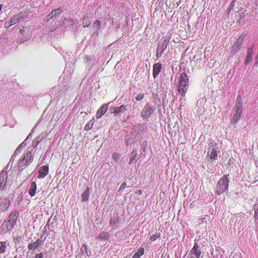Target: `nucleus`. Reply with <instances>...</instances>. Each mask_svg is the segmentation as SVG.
<instances>
[{
	"instance_id": "obj_1",
	"label": "nucleus",
	"mask_w": 258,
	"mask_h": 258,
	"mask_svg": "<svg viewBox=\"0 0 258 258\" xmlns=\"http://www.w3.org/2000/svg\"><path fill=\"white\" fill-rule=\"evenodd\" d=\"M189 87V78L188 75L182 72L178 77V91L182 97H185Z\"/></svg>"
},
{
	"instance_id": "obj_2",
	"label": "nucleus",
	"mask_w": 258,
	"mask_h": 258,
	"mask_svg": "<svg viewBox=\"0 0 258 258\" xmlns=\"http://www.w3.org/2000/svg\"><path fill=\"white\" fill-rule=\"evenodd\" d=\"M229 175H223L217 182L216 191L217 194H223L224 191H227L229 188L230 180L228 178Z\"/></svg>"
},
{
	"instance_id": "obj_3",
	"label": "nucleus",
	"mask_w": 258,
	"mask_h": 258,
	"mask_svg": "<svg viewBox=\"0 0 258 258\" xmlns=\"http://www.w3.org/2000/svg\"><path fill=\"white\" fill-rule=\"evenodd\" d=\"M156 109L155 105H152L150 103H147L143 107L140 114L143 119H149Z\"/></svg>"
},
{
	"instance_id": "obj_4",
	"label": "nucleus",
	"mask_w": 258,
	"mask_h": 258,
	"mask_svg": "<svg viewBox=\"0 0 258 258\" xmlns=\"http://www.w3.org/2000/svg\"><path fill=\"white\" fill-rule=\"evenodd\" d=\"M169 41L170 38H168V37H165L162 41L159 42L156 48V56L157 58H160V57L162 56L164 51L168 45Z\"/></svg>"
},
{
	"instance_id": "obj_5",
	"label": "nucleus",
	"mask_w": 258,
	"mask_h": 258,
	"mask_svg": "<svg viewBox=\"0 0 258 258\" xmlns=\"http://www.w3.org/2000/svg\"><path fill=\"white\" fill-rule=\"evenodd\" d=\"M32 153L30 151L24 153L22 158L18 162V166L19 167H22L24 165H28L30 163L32 162Z\"/></svg>"
},
{
	"instance_id": "obj_6",
	"label": "nucleus",
	"mask_w": 258,
	"mask_h": 258,
	"mask_svg": "<svg viewBox=\"0 0 258 258\" xmlns=\"http://www.w3.org/2000/svg\"><path fill=\"white\" fill-rule=\"evenodd\" d=\"M191 254H193L196 258H203V254L201 251V245L199 244L198 241L195 239L194 245L190 250Z\"/></svg>"
},
{
	"instance_id": "obj_7",
	"label": "nucleus",
	"mask_w": 258,
	"mask_h": 258,
	"mask_svg": "<svg viewBox=\"0 0 258 258\" xmlns=\"http://www.w3.org/2000/svg\"><path fill=\"white\" fill-rule=\"evenodd\" d=\"M8 178L7 171L5 169L2 170L0 172V191H3L7 186Z\"/></svg>"
},
{
	"instance_id": "obj_8",
	"label": "nucleus",
	"mask_w": 258,
	"mask_h": 258,
	"mask_svg": "<svg viewBox=\"0 0 258 258\" xmlns=\"http://www.w3.org/2000/svg\"><path fill=\"white\" fill-rule=\"evenodd\" d=\"M49 172V167L47 165H45L44 166H42V167H40L38 170V175L37 177L38 178H43L48 174Z\"/></svg>"
},
{
	"instance_id": "obj_9",
	"label": "nucleus",
	"mask_w": 258,
	"mask_h": 258,
	"mask_svg": "<svg viewBox=\"0 0 258 258\" xmlns=\"http://www.w3.org/2000/svg\"><path fill=\"white\" fill-rule=\"evenodd\" d=\"M254 53V45L250 46L247 50L246 58L245 60V64H250Z\"/></svg>"
},
{
	"instance_id": "obj_10",
	"label": "nucleus",
	"mask_w": 258,
	"mask_h": 258,
	"mask_svg": "<svg viewBox=\"0 0 258 258\" xmlns=\"http://www.w3.org/2000/svg\"><path fill=\"white\" fill-rule=\"evenodd\" d=\"M220 152L218 145H216V147L212 149L210 153H207V155L209 156L211 160H217L218 155Z\"/></svg>"
},
{
	"instance_id": "obj_11",
	"label": "nucleus",
	"mask_w": 258,
	"mask_h": 258,
	"mask_svg": "<svg viewBox=\"0 0 258 258\" xmlns=\"http://www.w3.org/2000/svg\"><path fill=\"white\" fill-rule=\"evenodd\" d=\"M63 11V9L62 8H61V7L59 8L52 10L51 13L48 15L47 21H48L50 19H52V18L57 17V16H60V15L62 13Z\"/></svg>"
},
{
	"instance_id": "obj_12",
	"label": "nucleus",
	"mask_w": 258,
	"mask_h": 258,
	"mask_svg": "<svg viewBox=\"0 0 258 258\" xmlns=\"http://www.w3.org/2000/svg\"><path fill=\"white\" fill-rule=\"evenodd\" d=\"M25 16L23 13H19L17 15L14 16L13 17L10 19V22L11 25L18 24V23H20V21L24 20L25 19Z\"/></svg>"
},
{
	"instance_id": "obj_13",
	"label": "nucleus",
	"mask_w": 258,
	"mask_h": 258,
	"mask_svg": "<svg viewBox=\"0 0 258 258\" xmlns=\"http://www.w3.org/2000/svg\"><path fill=\"white\" fill-rule=\"evenodd\" d=\"M19 215V213L17 211H13L10 214L9 218L10 219V222L12 225V229H13L14 225L17 222V217Z\"/></svg>"
},
{
	"instance_id": "obj_14",
	"label": "nucleus",
	"mask_w": 258,
	"mask_h": 258,
	"mask_svg": "<svg viewBox=\"0 0 258 258\" xmlns=\"http://www.w3.org/2000/svg\"><path fill=\"white\" fill-rule=\"evenodd\" d=\"M12 226L11 224L9 218L7 221H5L2 224V230L4 233H7V232L10 231V230H12Z\"/></svg>"
},
{
	"instance_id": "obj_15",
	"label": "nucleus",
	"mask_w": 258,
	"mask_h": 258,
	"mask_svg": "<svg viewBox=\"0 0 258 258\" xmlns=\"http://www.w3.org/2000/svg\"><path fill=\"white\" fill-rule=\"evenodd\" d=\"M42 236L40 239H36L35 242H33V243H30L28 245V248L29 250H35V249L38 247V246H40V245L42 244Z\"/></svg>"
},
{
	"instance_id": "obj_16",
	"label": "nucleus",
	"mask_w": 258,
	"mask_h": 258,
	"mask_svg": "<svg viewBox=\"0 0 258 258\" xmlns=\"http://www.w3.org/2000/svg\"><path fill=\"white\" fill-rule=\"evenodd\" d=\"M241 112L240 110L239 109L238 107L235 105V108H234V113L233 114V117L232 121L233 123H237V121L239 120L240 115H241Z\"/></svg>"
},
{
	"instance_id": "obj_17",
	"label": "nucleus",
	"mask_w": 258,
	"mask_h": 258,
	"mask_svg": "<svg viewBox=\"0 0 258 258\" xmlns=\"http://www.w3.org/2000/svg\"><path fill=\"white\" fill-rule=\"evenodd\" d=\"M162 68V64L159 63H155L153 66V76L154 79L157 77L159 73L161 72V69Z\"/></svg>"
},
{
	"instance_id": "obj_18",
	"label": "nucleus",
	"mask_w": 258,
	"mask_h": 258,
	"mask_svg": "<svg viewBox=\"0 0 258 258\" xmlns=\"http://www.w3.org/2000/svg\"><path fill=\"white\" fill-rule=\"evenodd\" d=\"M90 196V188L87 187L81 195V200L83 202H87Z\"/></svg>"
},
{
	"instance_id": "obj_19",
	"label": "nucleus",
	"mask_w": 258,
	"mask_h": 258,
	"mask_svg": "<svg viewBox=\"0 0 258 258\" xmlns=\"http://www.w3.org/2000/svg\"><path fill=\"white\" fill-rule=\"evenodd\" d=\"M108 108L107 104H103L101 107L98 110L96 113V117L97 118H100V117L102 116L103 114H105L107 109Z\"/></svg>"
},
{
	"instance_id": "obj_20",
	"label": "nucleus",
	"mask_w": 258,
	"mask_h": 258,
	"mask_svg": "<svg viewBox=\"0 0 258 258\" xmlns=\"http://www.w3.org/2000/svg\"><path fill=\"white\" fill-rule=\"evenodd\" d=\"M10 201L9 199L5 198V199H3V200H1V209L3 211H5V210L8 209V207H10Z\"/></svg>"
},
{
	"instance_id": "obj_21",
	"label": "nucleus",
	"mask_w": 258,
	"mask_h": 258,
	"mask_svg": "<svg viewBox=\"0 0 258 258\" xmlns=\"http://www.w3.org/2000/svg\"><path fill=\"white\" fill-rule=\"evenodd\" d=\"M242 40L241 39H237V41L233 44L231 50V52L233 54L237 52L240 46L242 45Z\"/></svg>"
},
{
	"instance_id": "obj_22",
	"label": "nucleus",
	"mask_w": 258,
	"mask_h": 258,
	"mask_svg": "<svg viewBox=\"0 0 258 258\" xmlns=\"http://www.w3.org/2000/svg\"><path fill=\"white\" fill-rule=\"evenodd\" d=\"M37 184L36 181H32L30 184L28 192L30 196H34L36 193Z\"/></svg>"
},
{
	"instance_id": "obj_23",
	"label": "nucleus",
	"mask_w": 258,
	"mask_h": 258,
	"mask_svg": "<svg viewBox=\"0 0 258 258\" xmlns=\"http://www.w3.org/2000/svg\"><path fill=\"white\" fill-rule=\"evenodd\" d=\"M90 16L88 13H85L83 17V25L84 27H88L90 25L91 21L90 20Z\"/></svg>"
},
{
	"instance_id": "obj_24",
	"label": "nucleus",
	"mask_w": 258,
	"mask_h": 258,
	"mask_svg": "<svg viewBox=\"0 0 258 258\" xmlns=\"http://www.w3.org/2000/svg\"><path fill=\"white\" fill-rule=\"evenodd\" d=\"M119 220L117 217H114V218H111L110 219V225L112 229H116L117 225L119 223Z\"/></svg>"
},
{
	"instance_id": "obj_25",
	"label": "nucleus",
	"mask_w": 258,
	"mask_h": 258,
	"mask_svg": "<svg viewBox=\"0 0 258 258\" xmlns=\"http://www.w3.org/2000/svg\"><path fill=\"white\" fill-rule=\"evenodd\" d=\"M26 145V143L25 142V140H24L23 142L21 143V145H20L16 149L14 154L13 155L12 158L15 159V158L16 156V155H17L18 153H19V152H21L23 148L24 147H25Z\"/></svg>"
},
{
	"instance_id": "obj_26",
	"label": "nucleus",
	"mask_w": 258,
	"mask_h": 258,
	"mask_svg": "<svg viewBox=\"0 0 258 258\" xmlns=\"http://www.w3.org/2000/svg\"><path fill=\"white\" fill-rule=\"evenodd\" d=\"M110 237L109 233L103 231L99 233L97 237L98 240H108Z\"/></svg>"
},
{
	"instance_id": "obj_27",
	"label": "nucleus",
	"mask_w": 258,
	"mask_h": 258,
	"mask_svg": "<svg viewBox=\"0 0 258 258\" xmlns=\"http://www.w3.org/2000/svg\"><path fill=\"white\" fill-rule=\"evenodd\" d=\"M126 109V106L121 105L120 107H115L114 108V112L115 114H119L120 113L124 111Z\"/></svg>"
},
{
	"instance_id": "obj_28",
	"label": "nucleus",
	"mask_w": 258,
	"mask_h": 258,
	"mask_svg": "<svg viewBox=\"0 0 258 258\" xmlns=\"http://www.w3.org/2000/svg\"><path fill=\"white\" fill-rule=\"evenodd\" d=\"M101 27V22L99 20L95 21L93 24V29L95 33L100 29Z\"/></svg>"
},
{
	"instance_id": "obj_29",
	"label": "nucleus",
	"mask_w": 258,
	"mask_h": 258,
	"mask_svg": "<svg viewBox=\"0 0 258 258\" xmlns=\"http://www.w3.org/2000/svg\"><path fill=\"white\" fill-rule=\"evenodd\" d=\"M138 156V151L137 149H133L132 152L131 154L130 160H129V164H132V163L134 162L136 158V157Z\"/></svg>"
},
{
	"instance_id": "obj_30",
	"label": "nucleus",
	"mask_w": 258,
	"mask_h": 258,
	"mask_svg": "<svg viewBox=\"0 0 258 258\" xmlns=\"http://www.w3.org/2000/svg\"><path fill=\"white\" fill-rule=\"evenodd\" d=\"M216 145H217V143L215 142V140H209V147L207 152H211L212 149H213L215 147H216Z\"/></svg>"
},
{
	"instance_id": "obj_31",
	"label": "nucleus",
	"mask_w": 258,
	"mask_h": 258,
	"mask_svg": "<svg viewBox=\"0 0 258 258\" xmlns=\"http://www.w3.org/2000/svg\"><path fill=\"white\" fill-rule=\"evenodd\" d=\"M236 104L237 107H238L239 109L240 110L241 112H242L243 101L242 100L241 97H240V96L237 97Z\"/></svg>"
},
{
	"instance_id": "obj_32",
	"label": "nucleus",
	"mask_w": 258,
	"mask_h": 258,
	"mask_svg": "<svg viewBox=\"0 0 258 258\" xmlns=\"http://www.w3.org/2000/svg\"><path fill=\"white\" fill-rule=\"evenodd\" d=\"M94 123V119H91V120H89L88 122L87 123L85 126V130H89L92 128V127L93 126V124Z\"/></svg>"
},
{
	"instance_id": "obj_33",
	"label": "nucleus",
	"mask_w": 258,
	"mask_h": 258,
	"mask_svg": "<svg viewBox=\"0 0 258 258\" xmlns=\"http://www.w3.org/2000/svg\"><path fill=\"white\" fill-rule=\"evenodd\" d=\"M7 248V243L5 241L0 242V253L4 252Z\"/></svg>"
},
{
	"instance_id": "obj_34",
	"label": "nucleus",
	"mask_w": 258,
	"mask_h": 258,
	"mask_svg": "<svg viewBox=\"0 0 258 258\" xmlns=\"http://www.w3.org/2000/svg\"><path fill=\"white\" fill-rule=\"evenodd\" d=\"M161 236L160 233H156L155 235H152L149 238V240L150 242H154L155 240L157 239L158 237H160Z\"/></svg>"
},
{
	"instance_id": "obj_35",
	"label": "nucleus",
	"mask_w": 258,
	"mask_h": 258,
	"mask_svg": "<svg viewBox=\"0 0 258 258\" xmlns=\"http://www.w3.org/2000/svg\"><path fill=\"white\" fill-rule=\"evenodd\" d=\"M144 97V94L143 93H139V94H136L135 99L137 101H141V100L143 99Z\"/></svg>"
},
{
	"instance_id": "obj_36",
	"label": "nucleus",
	"mask_w": 258,
	"mask_h": 258,
	"mask_svg": "<svg viewBox=\"0 0 258 258\" xmlns=\"http://www.w3.org/2000/svg\"><path fill=\"white\" fill-rule=\"evenodd\" d=\"M145 252V249L144 248H140L137 251V255L138 258H140V256H142Z\"/></svg>"
},
{
	"instance_id": "obj_37",
	"label": "nucleus",
	"mask_w": 258,
	"mask_h": 258,
	"mask_svg": "<svg viewBox=\"0 0 258 258\" xmlns=\"http://www.w3.org/2000/svg\"><path fill=\"white\" fill-rule=\"evenodd\" d=\"M112 157L114 161H118L119 158L120 157V155L119 153H114L112 155Z\"/></svg>"
},
{
	"instance_id": "obj_38",
	"label": "nucleus",
	"mask_w": 258,
	"mask_h": 258,
	"mask_svg": "<svg viewBox=\"0 0 258 258\" xmlns=\"http://www.w3.org/2000/svg\"><path fill=\"white\" fill-rule=\"evenodd\" d=\"M35 129V127H34L33 128V129L32 130L31 132H30V133H29V134L28 135V136H27V137L26 138V139H25V142L26 143V145L27 144V142H28V141L30 140L32 136V133L34 131Z\"/></svg>"
},
{
	"instance_id": "obj_39",
	"label": "nucleus",
	"mask_w": 258,
	"mask_h": 258,
	"mask_svg": "<svg viewBox=\"0 0 258 258\" xmlns=\"http://www.w3.org/2000/svg\"><path fill=\"white\" fill-rule=\"evenodd\" d=\"M254 218L255 219H257L258 220V204H255L254 206Z\"/></svg>"
},
{
	"instance_id": "obj_40",
	"label": "nucleus",
	"mask_w": 258,
	"mask_h": 258,
	"mask_svg": "<svg viewBox=\"0 0 258 258\" xmlns=\"http://www.w3.org/2000/svg\"><path fill=\"white\" fill-rule=\"evenodd\" d=\"M45 135L43 134V133H41V134L39 135L37 137V143L38 145H39V144L40 143L41 141L43 140V139H44Z\"/></svg>"
},
{
	"instance_id": "obj_41",
	"label": "nucleus",
	"mask_w": 258,
	"mask_h": 258,
	"mask_svg": "<svg viewBox=\"0 0 258 258\" xmlns=\"http://www.w3.org/2000/svg\"><path fill=\"white\" fill-rule=\"evenodd\" d=\"M68 23L70 26L72 27V28H75V26H77V24L76 23L74 20L70 19L68 20Z\"/></svg>"
},
{
	"instance_id": "obj_42",
	"label": "nucleus",
	"mask_w": 258,
	"mask_h": 258,
	"mask_svg": "<svg viewBox=\"0 0 258 258\" xmlns=\"http://www.w3.org/2000/svg\"><path fill=\"white\" fill-rule=\"evenodd\" d=\"M126 186V183H125V182L122 183V184L120 185L119 188H118V191H122V190H123V189L125 188Z\"/></svg>"
},
{
	"instance_id": "obj_43",
	"label": "nucleus",
	"mask_w": 258,
	"mask_h": 258,
	"mask_svg": "<svg viewBox=\"0 0 258 258\" xmlns=\"http://www.w3.org/2000/svg\"><path fill=\"white\" fill-rule=\"evenodd\" d=\"M38 141H37V138L36 137V139H35L33 141V143H32V146L33 147V148H36L37 146H38Z\"/></svg>"
},
{
	"instance_id": "obj_44",
	"label": "nucleus",
	"mask_w": 258,
	"mask_h": 258,
	"mask_svg": "<svg viewBox=\"0 0 258 258\" xmlns=\"http://www.w3.org/2000/svg\"><path fill=\"white\" fill-rule=\"evenodd\" d=\"M44 255L43 252H40L37 253L34 258H43Z\"/></svg>"
},
{
	"instance_id": "obj_45",
	"label": "nucleus",
	"mask_w": 258,
	"mask_h": 258,
	"mask_svg": "<svg viewBox=\"0 0 258 258\" xmlns=\"http://www.w3.org/2000/svg\"><path fill=\"white\" fill-rule=\"evenodd\" d=\"M11 25H12L11 23V19L8 21H6V22L5 23V28H9V27L11 26Z\"/></svg>"
},
{
	"instance_id": "obj_46",
	"label": "nucleus",
	"mask_w": 258,
	"mask_h": 258,
	"mask_svg": "<svg viewBox=\"0 0 258 258\" xmlns=\"http://www.w3.org/2000/svg\"><path fill=\"white\" fill-rule=\"evenodd\" d=\"M187 258H196V257L195 256V255L191 254L190 250L189 251V254L187 256Z\"/></svg>"
},
{
	"instance_id": "obj_47",
	"label": "nucleus",
	"mask_w": 258,
	"mask_h": 258,
	"mask_svg": "<svg viewBox=\"0 0 258 258\" xmlns=\"http://www.w3.org/2000/svg\"><path fill=\"white\" fill-rule=\"evenodd\" d=\"M255 61H256V63H258V52H257V54L255 57Z\"/></svg>"
},
{
	"instance_id": "obj_48",
	"label": "nucleus",
	"mask_w": 258,
	"mask_h": 258,
	"mask_svg": "<svg viewBox=\"0 0 258 258\" xmlns=\"http://www.w3.org/2000/svg\"><path fill=\"white\" fill-rule=\"evenodd\" d=\"M240 220H241V218H239V217H238V218H236V221H240Z\"/></svg>"
},
{
	"instance_id": "obj_49",
	"label": "nucleus",
	"mask_w": 258,
	"mask_h": 258,
	"mask_svg": "<svg viewBox=\"0 0 258 258\" xmlns=\"http://www.w3.org/2000/svg\"><path fill=\"white\" fill-rule=\"evenodd\" d=\"M134 258H138V257L137 255V252L135 253V254L133 255Z\"/></svg>"
},
{
	"instance_id": "obj_50",
	"label": "nucleus",
	"mask_w": 258,
	"mask_h": 258,
	"mask_svg": "<svg viewBox=\"0 0 258 258\" xmlns=\"http://www.w3.org/2000/svg\"><path fill=\"white\" fill-rule=\"evenodd\" d=\"M2 7V6L1 4H0V11H1Z\"/></svg>"
},
{
	"instance_id": "obj_51",
	"label": "nucleus",
	"mask_w": 258,
	"mask_h": 258,
	"mask_svg": "<svg viewBox=\"0 0 258 258\" xmlns=\"http://www.w3.org/2000/svg\"><path fill=\"white\" fill-rule=\"evenodd\" d=\"M85 249L86 250L87 249V246L86 245H85Z\"/></svg>"
},
{
	"instance_id": "obj_52",
	"label": "nucleus",
	"mask_w": 258,
	"mask_h": 258,
	"mask_svg": "<svg viewBox=\"0 0 258 258\" xmlns=\"http://www.w3.org/2000/svg\"><path fill=\"white\" fill-rule=\"evenodd\" d=\"M14 258H17V256H15Z\"/></svg>"
},
{
	"instance_id": "obj_53",
	"label": "nucleus",
	"mask_w": 258,
	"mask_h": 258,
	"mask_svg": "<svg viewBox=\"0 0 258 258\" xmlns=\"http://www.w3.org/2000/svg\"><path fill=\"white\" fill-rule=\"evenodd\" d=\"M132 258H134L133 257Z\"/></svg>"
}]
</instances>
